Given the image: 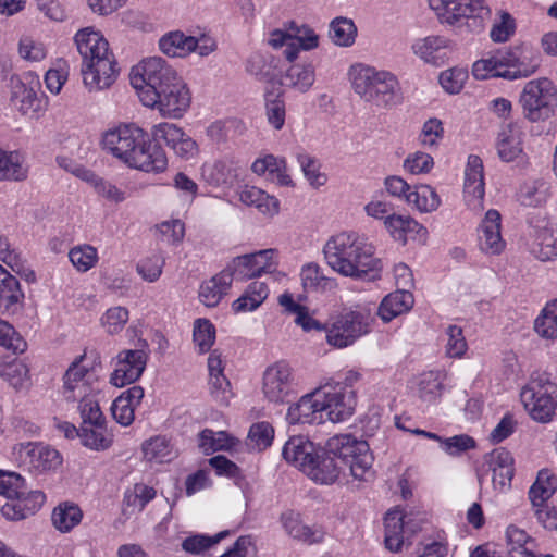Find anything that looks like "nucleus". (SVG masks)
I'll list each match as a JSON object with an SVG mask.
<instances>
[{
    "mask_svg": "<svg viewBox=\"0 0 557 557\" xmlns=\"http://www.w3.org/2000/svg\"><path fill=\"white\" fill-rule=\"evenodd\" d=\"M131 82L143 104L157 109L164 117L180 119L190 106L186 83L162 58H148L135 66Z\"/></svg>",
    "mask_w": 557,
    "mask_h": 557,
    "instance_id": "nucleus-1",
    "label": "nucleus"
},
{
    "mask_svg": "<svg viewBox=\"0 0 557 557\" xmlns=\"http://www.w3.org/2000/svg\"><path fill=\"white\" fill-rule=\"evenodd\" d=\"M102 147L131 168L160 173L168 168V158L158 144H151L149 135L134 123L109 128L102 136Z\"/></svg>",
    "mask_w": 557,
    "mask_h": 557,
    "instance_id": "nucleus-2",
    "label": "nucleus"
},
{
    "mask_svg": "<svg viewBox=\"0 0 557 557\" xmlns=\"http://www.w3.org/2000/svg\"><path fill=\"white\" fill-rule=\"evenodd\" d=\"M326 263L343 276L376 281L383 263L374 256L375 248L367 238L356 233L332 236L323 248Z\"/></svg>",
    "mask_w": 557,
    "mask_h": 557,
    "instance_id": "nucleus-3",
    "label": "nucleus"
},
{
    "mask_svg": "<svg viewBox=\"0 0 557 557\" xmlns=\"http://www.w3.org/2000/svg\"><path fill=\"white\" fill-rule=\"evenodd\" d=\"M74 42L82 57L81 74L84 86L90 91L110 88L116 81L120 69L108 40L94 27L79 29Z\"/></svg>",
    "mask_w": 557,
    "mask_h": 557,
    "instance_id": "nucleus-4",
    "label": "nucleus"
},
{
    "mask_svg": "<svg viewBox=\"0 0 557 557\" xmlns=\"http://www.w3.org/2000/svg\"><path fill=\"white\" fill-rule=\"evenodd\" d=\"M541 64L540 51L530 45L521 44L497 50L488 58L475 61L472 65V74L476 79L497 77L517 81L535 74Z\"/></svg>",
    "mask_w": 557,
    "mask_h": 557,
    "instance_id": "nucleus-5",
    "label": "nucleus"
},
{
    "mask_svg": "<svg viewBox=\"0 0 557 557\" xmlns=\"http://www.w3.org/2000/svg\"><path fill=\"white\" fill-rule=\"evenodd\" d=\"M349 75L354 91L366 102L386 110L401 103V88L393 73L356 64L350 67Z\"/></svg>",
    "mask_w": 557,
    "mask_h": 557,
    "instance_id": "nucleus-6",
    "label": "nucleus"
},
{
    "mask_svg": "<svg viewBox=\"0 0 557 557\" xmlns=\"http://www.w3.org/2000/svg\"><path fill=\"white\" fill-rule=\"evenodd\" d=\"M0 495L7 498L2 516L12 521L23 520L37 512L46 500L41 491H28L24 479L14 472L0 471Z\"/></svg>",
    "mask_w": 557,
    "mask_h": 557,
    "instance_id": "nucleus-7",
    "label": "nucleus"
},
{
    "mask_svg": "<svg viewBox=\"0 0 557 557\" xmlns=\"http://www.w3.org/2000/svg\"><path fill=\"white\" fill-rule=\"evenodd\" d=\"M326 447L342 467H348L354 479L368 481L373 476V456L366 441L357 440L350 434H339L331 437Z\"/></svg>",
    "mask_w": 557,
    "mask_h": 557,
    "instance_id": "nucleus-8",
    "label": "nucleus"
},
{
    "mask_svg": "<svg viewBox=\"0 0 557 557\" xmlns=\"http://www.w3.org/2000/svg\"><path fill=\"white\" fill-rule=\"evenodd\" d=\"M520 396L533 420L541 423L552 421L557 409V383L553 381L550 373H533Z\"/></svg>",
    "mask_w": 557,
    "mask_h": 557,
    "instance_id": "nucleus-9",
    "label": "nucleus"
},
{
    "mask_svg": "<svg viewBox=\"0 0 557 557\" xmlns=\"http://www.w3.org/2000/svg\"><path fill=\"white\" fill-rule=\"evenodd\" d=\"M519 103L528 121H545L553 116L557 109V87L546 77L531 79L524 84Z\"/></svg>",
    "mask_w": 557,
    "mask_h": 557,
    "instance_id": "nucleus-10",
    "label": "nucleus"
},
{
    "mask_svg": "<svg viewBox=\"0 0 557 557\" xmlns=\"http://www.w3.org/2000/svg\"><path fill=\"white\" fill-rule=\"evenodd\" d=\"M370 330V313L366 310H350L339 314L326 330L330 345L344 348L366 335Z\"/></svg>",
    "mask_w": 557,
    "mask_h": 557,
    "instance_id": "nucleus-11",
    "label": "nucleus"
},
{
    "mask_svg": "<svg viewBox=\"0 0 557 557\" xmlns=\"http://www.w3.org/2000/svg\"><path fill=\"white\" fill-rule=\"evenodd\" d=\"M269 45L273 48L285 46L284 55L293 62L297 59L299 49L312 50L319 46V36L307 25L289 22L286 29H274L270 34Z\"/></svg>",
    "mask_w": 557,
    "mask_h": 557,
    "instance_id": "nucleus-12",
    "label": "nucleus"
},
{
    "mask_svg": "<svg viewBox=\"0 0 557 557\" xmlns=\"http://www.w3.org/2000/svg\"><path fill=\"white\" fill-rule=\"evenodd\" d=\"M297 383L292 367L284 360L268 367L263 373L262 393L275 404H283L296 394Z\"/></svg>",
    "mask_w": 557,
    "mask_h": 557,
    "instance_id": "nucleus-13",
    "label": "nucleus"
},
{
    "mask_svg": "<svg viewBox=\"0 0 557 557\" xmlns=\"http://www.w3.org/2000/svg\"><path fill=\"white\" fill-rule=\"evenodd\" d=\"M322 413L324 421L329 420L333 423L342 422L352 416L356 398L354 391L347 388L343 384H325L320 386Z\"/></svg>",
    "mask_w": 557,
    "mask_h": 557,
    "instance_id": "nucleus-14",
    "label": "nucleus"
},
{
    "mask_svg": "<svg viewBox=\"0 0 557 557\" xmlns=\"http://www.w3.org/2000/svg\"><path fill=\"white\" fill-rule=\"evenodd\" d=\"M15 459L29 472L42 473L61 465L57 449L41 443H21L14 447Z\"/></svg>",
    "mask_w": 557,
    "mask_h": 557,
    "instance_id": "nucleus-15",
    "label": "nucleus"
},
{
    "mask_svg": "<svg viewBox=\"0 0 557 557\" xmlns=\"http://www.w3.org/2000/svg\"><path fill=\"white\" fill-rule=\"evenodd\" d=\"M443 23L454 25L467 18H483L490 10L484 0H429Z\"/></svg>",
    "mask_w": 557,
    "mask_h": 557,
    "instance_id": "nucleus-16",
    "label": "nucleus"
},
{
    "mask_svg": "<svg viewBox=\"0 0 557 557\" xmlns=\"http://www.w3.org/2000/svg\"><path fill=\"white\" fill-rule=\"evenodd\" d=\"M148 355L144 349H125L116 357L115 369L110 382L116 387H123L136 382L146 369Z\"/></svg>",
    "mask_w": 557,
    "mask_h": 557,
    "instance_id": "nucleus-17",
    "label": "nucleus"
},
{
    "mask_svg": "<svg viewBox=\"0 0 557 557\" xmlns=\"http://www.w3.org/2000/svg\"><path fill=\"white\" fill-rule=\"evenodd\" d=\"M274 255L273 249H264L255 253L238 256L227 265V270L232 272V276L240 281H246L262 273L272 271L273 264L271 259Z\"/></svg>",
    "mask_w": 557,
    "mask_h": 557,
    "instance_id": "nucleus-18",
    "label": "nucleus"
},
{
    "mask_svg": "<svg viewBox=\"0 0 557 557\" xmlns=\"http://www.w3.org/2000/svg\"><path fill=\"white\" fill-rule=\"evenodd\" d=\"M321 391L315 388L313 392L304 395L297 403L289 406L286 420L290 424L309 423L320 424L324 422L322 413Z\"/></svg>",
    "mask_w": 557,
    "mask_h": 557,
    "instance_id": "nucleus-19",
    "label": "nucleus"
},
{
    "mask_svg": "<svg viewBox=\"0 0 557 557\" xmlns=\"http://www.w3.org/2000/svg\"><path fill=\"white\" fill-rule=\"evenodd\" d=\"M24 298L18 280L0 264V312L9 317L17 314Z\"/></svg>",
    "mask_w": 557,
    "mask_h": 557,
    "instance_id": "nucleus-20",
    "label": "nucleus"
},
{
    "mask_svg": "<svg viewBox=\"0 0 557 557\" xmlns=\"http://www.w3.org/2000/svg\"><path fill=\"white\" fill-rule=\"evenodd\" d=\"M465 180L467 202L473 209H482L484 197L483 162L480 157L471 154L468 158Z\"/></svg>",
    "mask_w": 557,
    "mask_h": 557,
    "instance_id": "nucleus-21",
    "label": "nucleus"
},
{
    "mask_svg": "<svg viewBox=\"0 0 557 557\" xmlns=\"http://www.w3.org/2000/svg\"><path fill=\"white\" fill-rule=\"evenodd\" d=\"M404 519L405 516L397 509L389 510L384 518V542L386 548L393 553L399 552L405 541H409V531L416 532V529L410 527V522Z\"/></svg>",
    "mask_w": 557,
    "mask_h": 557,
    "instance_id": "nucleus-22",
    "label": "nucleus"
},
{
    "mask_svg": "<svg viewBox=\"0 0 557 557\" xmlns=\"http://www.w3.org/2000/svg\"><path fill=\"white\" fill-rule=\"evenodd\" d=\"M479 236L481 250L488 255H498L505 248V242L500 235V214L491 209L486 212L480 226Z\"/></svg>",
    "mask_w": 557,
    "mask_h": 557,
    "instance_id": "nucleus-23",
    "label": "nucleus"
},
{
    "mask_svg": "<svg viewBox=\"0 0 557 557\" xmlns=\"http://www.w3.org/2000/svg\"><path fill=\"white\" fill-rule=\"evenodd\" d=\"M343 470L337 458L329 453L327 447L321 453H315L312 465L307 468L306 474L321 484H332Z\"/></svg>",
    "mask_w": 557,
    "mask_h": 557,
    "instance_id": "nucleus-24",
    "label": "nucleus"
},
{
    "mask_svg": "<svg viewBox=\"0 0 557 557\" xmlns=\"http://www.w3.org/2000/svg\"><path fill=\"white\" fill-rule=\"evenodd\" d=\"M238 163L232 158H222L202 166V176L213 186L231 187L238 181Z\"/></svg>",
    "mask_w": 557,
    "mask_h": 557,
    "instance_id": "nucleus-25",
    "label": "nucleus"
},
{
    "mask_svg": "<svg viewBox=\"0 0 557 557\" xmlns=\"http://www.w3.org/2000/svg\"><path fill=\"white\" fill-rule=\"evenodd\" d=\"M144 397V388L134 385L124 391L112 404L111 411L114 420L123 426H128L135 418V408Z\"/></svg>",
    "mask_w": 557,
    "mask_h": 557,
    "instance_id": "nucleus-26",
    "label": "nucleus"
},
{
    "mask_svg": "<svg viewBox=\"0 0 557 557\" xmlns=\"http://www.w3.org/2000/svg\"><path fill=\"white\" fill-rule=\"evenodd\" d=\"M281 521L286 533L293 539L306 544L323 541L325 532L321 527H309L301 522L299 515L293 511L282 513Z\"/></svg>",
    "mask_w": 557,
    "mask_h": 557,
    "instance_id": "nucleus-27",
    "label": "nucleus"
},
{
    "mask_svg": "<svg viewBox=\"0 0 557 557\" xmlns=\"http://www.w3.org/2000/svg\"><path fill=\"white\" fill-rule=\"evenodd\" d=\"M412 50L426 63L442 65L448 58V40L442 36H428L416 40Z\"/></svg>",
    "mask_w": 557,
    "mask_h": 557,
    "instance_id": "nucleus-28",
    "label": "nucleus"
},
{
    "mask_svg": "<svg viewBox=\"0 0 557 557\" xmlns=\"http://www.w3.org/2000/svg\"><path fill=\"white\" fill-rule=\"evenodd\" d=\"M315 453L312 442L304 436H294L285 443L282 455L287 462L306 472L310 463L312 465Z\"/></svg>",
    "mask_w": 557,
    "mask_h": 557,
    "instance_id": "nucleus-29",
    "label": "nucleus"
},
{
    "mask_svg": "<svg viewBox=\"0 0 557 557\" xmlns=\"http://www.w3.org/2000/svg\"><path fill=\"white\" fill-rule=\"evenodd\" d=\"M232 272L224 269L203 282L199 289V299L207 307H215L232 285Z\"/></svg>",
    "mask_w": 557,
    "mask_h": 557,
    "instance_id": "nucleus-30",
    "label": "nucleus"
},
{
    "mask_svg": "<svg viewBox=\"0 0 557 557\" xmlns=\"http://www.w3.org/2000/svg\"><path fill=\"white\" fill-rule=\"evenodd\" d=\"M79 440L83 446L91 450L104 451L112 446L113 434L108 430L107 421L81 424Z\"/></svg>",
    "mask_w": 557,
    "mask_h": 557,
    "instance_id": "nucleus-31",
    "label": "nucleus"
},
{
    "mask_svg": "<svg viewBox=\"0 0 557 557\" xmlns=\"http://www.w3.org/2000/svg\"><path fill=\"white\" fill-rule=\"evenodd\" d=\"M239 200L246 206L255 207L261 214L270 218L276 215L280 211L278 199L255 186H246L239 193Z\"/></svg>",
    "mask_w": 557,
    "mask_h": 557,
    "instance_id": "nucleus-32",
    "label": "nucleus"
},
{
    "mask_svg": "<svg viewBox=\"0 0 557 557\" xmlns=\"http://www.w3.org/2000/svg\"><path fill=\"white\" fill-rule=\"evenodd\" d=\"M413 302V295L407 288L398 289L384 297L379 308V314L383 321L388 322L409 311Z\"/></svg>",
    "mask_w": 557,
    "mask_h": 557,
    "instance_id": "nucleus-33",
    "label": "nucleus"
},
{
    "mask_svg": "<svg viewBox=\"0 0 557 557\" xmlns=\"http://www.w3.org/2000/svg\"><path fill=\"white\" fill-rule=\"evenodd\" d=\"M156 495L157 491L145 483H136L132 487L126 488L123 496V515L132 516L141 512Z\"/></svg>",
    "mask_w": 557,
    "mask_h": 557,
    "instance_id": "nucleus-34",
    "label": "nucleus"
},
{
    "mask_svg": "<svg viewBox=\"0 0 557 557\" xmlns=\"http://www.w3.org/2000/svg\"><path fill=\"white\" fill-rule=\"evenodd\" d=\"M384 225L391 236L404 245L407 243L408 234H426V228L409 215L388 214L384 220Z\"/></svg>",
    "mask_w": 557,
    "mask_h": 557,
    "instance_id": "nucleus-35",
    "label": "nucleus"
},
{
    "mask_svg": "<svg viewBox=\"0 0 557 557\" xmlns=\"http://www.w3.org/2000/svg\"><path fill=\"white\" fill-rule=\"evenodd\" d=\"M264 111L267 121L275 131L283 128L286 119L284 91L273 87L264 92Z\"/></svg>",
    "mask_w": 557,
    "mask_h": 557,
    "instance_id": "nucleus-36",
    "label": "nucleus"
},
{
    "mask_svg": "<svg viewBox=\"0 0 557 557\" xmlns=\"http://www.w3.org/2000/svg\"><path fill=\"white\" fill-rule=\"evenodd\" d=\"M557 491V478L547 469L539 471L529 490V499L534 509L543 507Z\"/></svg>",
    "mask_w": 557,
    "mask_h": 557,
    "instance_id": "nucleus-37",
    "label": "nucleus"
},
{
    "mask_svg": "<svg viewBox=\"0 0 557 557\" xmlns=\"http://www.w3.org/2000/svg\"><path fill=\"white\" fill-rule=\"evenodd\" d=\"M27 175L28 169L20 152L0 148V181L22 182Z\"/></svg>",
    "mask_w": 557,
    "mask_h": 557,
    "instance_id": "nucleus-38",
    "label": "nucleus"
},
{
    "mask_svg": "<svg viewBox=\"0 0 557 557\" xmlns=\"http://www.w3.org/2000/svg\"><path fill=\"white\" fill-rule=\"evenodd\" d=\"M83 511L78 505L64 502L59 504L52 511L51 521L53 527L61 533H67L81 523Z\"/></svg>",
    "mask_w": 557,
    "mask_h": 557,
    "instance_id": "nucleus-39",
    "label": "nucleus"
},
{
    "mask_svg": "<svg viewBox=\"0 0 557 557\" xmlns=\"http://www.w3.org/2000/svg\"><path fill=\"white\" fill-rule=\"evenodd\" d=\"M496 148L504 162L516 160L522 153L520 132L511 125L502 128L498 133Z\"/></svg>",
    "mask_w": 557,
    "mask_h": 557,
    "instance_id": "nucleus-40",
    "label": "nucleus"
},
{
    "mask_svg": "<svg viewBox=\"0 0 557 557\" xmlns=\"http://www.w3.org/2000/svg\"><path fill=\"white\" fill-rule=\"evenodd\" d=\"M159 47L169 57L183 58L193 52L197 46L195 37L185 36L184 33L177 30L164 35L159 41Z\"/></svg>",
    "mask_w": 557,
    "mask_h": 557,
    "instance_id": "nucleus-41",
    "label": "nucleus"
},
{
    "mask_svg": "<svg viewBox=\"0 0 557 557\" xmlns=\"http://www.w3.org/2000/svg\"><path fill=\"white\" fill-rule=\"evenodd\" d=\"M300 278L304 289L308 292H324L336 287L335 280L325 276L321 268L313 262L301 268Z\"/></svg>",
    "mask_w": 557,
    "mask_h": 557,
    "instance_id": "nucleus-42",
    "label": "nucleus"
},
{
    "mask_svg": "<svg viewBox=\"0 0 557 557\" xmlns=\"http://www.w3.org/2000/svg\"><path fill=\"white\" fill-rule=\"evenodd\" d=\"M269 289L265 283L251 282L245 293L233 302V310L235 312L252 311L267 299Z\"/></svg>",
    "mask_w": 557,
    "mask_h": 557,
    "instance_id": "nucleus-43",
    "label": "nucleus"
},
{
    "mask_svg": "<svg viewBox=\"0 0 557 557\" xmlns=\"http://www.w3.org/2000/svg\"><path fill=\"white\" fill-rule=\"evenodd\" d=\"M406 201L420 212H433L441 205V198L430 185H417L406 195Z\"/></svg>",
    "mask_w": 557,
    "mask_h": 557,
    "instance_id": "nucleus-44",
    "label": "nucleus"
},
{
    "mask_svg": "<svg viewBox=\"0 0 557 557\" xmlns=\"http://www.w3.org/2000/svg\"><path fill=\"white\" fill-rule=\"evenodd\" d=\"M314 81L315 74L311 64H293L284 75V84L300 92H307Z\"/></svg>",
    "mask_w": 557,
    "mask_h": 557,
    "instance_id": "nucleus-45",
    "label": "nucleus"
},
{
    "mask_svg": "<svg viewBox=\"0 0 557 557\" xmlns=\"http://www.w3.org/2000/svg\"><path fill=\"white\" fill-rule=\"evenodd\" d=\"M508 553L511 557H535L532 552L534 541L522 529L509 525L506 531Z\"/></svg>",
    "mask_w": 557,
    "mask_h": 557,
    "instance_id": "nucleus-46",
    "label": "nucleus"
},
{
    "mask_svg": "<svg viewBox=\"0 0 557 557\" xmlns=\"http://www.w3.org/2000/svg\"><path fill=\"white\" fill-rule=\"evenodd\" d=\"M357 27L346 17H336L330 24V38L341 47H349L355 42Z\"/></svg>",
    "mask_w": 557,
    "mask_h": 557,
    "instance_id": "nucleus-47",
    "label": "nucleus"
},
{
    "mask_svg": "<svg viewBox=\"0 0 557 557\" xmlns=\"http://www.w3.org/2000/svg\"><path fill=\"white\" fill-rule=\"evenodd\" d=\"M144 457L148 461L165 462L173 458L172 446L164 436H154L143 444Z\"/></svg>",
    "mask_w": 557,
    "mask_h": 557,
    "instance_id": "nucleus-48",
    "label": "nucleus"
},
{
    "mask_svg": "<svg viewBox=\"0 0 557 557\" xmlns=\"http://www.w3.org/2000/svg\"><path fill=\"white\" fill-rule=\"evenodd\" d=\"M534 329L544 338L557 337V299L546 305L542 314L535 320Z\"/></svg>",
    "mask_w": 557,
    "mask_h": 557,
    "instance_id": "nucleus-49",
    "label": "nucleus"
},
{
    "mask_svg": "<svg viewBox=\"0 0 557 557\" xmlns=\"http://www.w3.org/2000/svg\"><path fill=\"white\" fill-rule=\"evenodd\" d=\"M233 438L224 431L213 432L206 429L199 434V447L205 454L230 449L233 446Z\"/></svg>",
    "mask_w": 557,
    "mask_h": 557,
    "instance_id": "nucleus-50",
    "label": "nucleus"
},
{
    "mask_svg": "<svg viewBox=\"0 0 557 557\" xmlns=\"http://www.w3.org/2000/svg\"><path fill=\"white\" fill-rule=\"evenodd\" d=\"M274 438V429L269 422H258L251 425L247 445L258 451L268 448Z\"/></svg>",
    "mask_w": 557,
    "mask_h": 557,
    "instance_id": "nucleus-51",
    "label": "nucleus"
},
{
    "mask_svg": "<svg viewBox=\"0 0 557 557\" xmlns=\"http://www.w3.org/2000/svg\"><path fill=\"white\" fill-rule=\"evenodd\" d=\"M70 261L79 272H87L98 261L97 249L90 245H82L72 248L69 252Z\"/></svg>",
    "mask_w": 557,
    "mask_h": 557,
    "instance_id": "nucleus-52",
    "label": "nucleus"
},
{
    "mask_svg": "<svg viewBox=\"0 0 557 557\" xmlns=\"http://www.w3.org/2000/svg\"><path fill=\"white\" fill-rule=\"evenodd\" d=\"M193 337L199 352L205 354L211 349L215 341V327L209 320L198 319L194 325Z\"/></svg>",
    "mask_w": 557,
    "mask_h": 557,
    "instance_id": "nucleus-53",
    "label": "nucleus"
},
{
    "mask_svg": "<svg viewBox=\"0 0 557 557\" xmlns=\"http://www.w3.org/2000/svg\"><path fill=\"white\" fill-rule=\"evenodd\" d=\"M227 535L228 531H222L213 536L196 534L186 537L182 543V547L187 553L200 554L203 553L206 549L212 547L213 545L218 544L222 539H224Z\"/></svg>",
    "mask_w": 557,
    "mask_h": 557,
    "instance_id": "nucleus-54",
    "label": "nucleus"
},
{
    "mask_svg": "<svg viewBox=\"0 0 557 557\" xmlns=\"http://www.w3.org/2000/svg\"><path fill=\"white\" fill-rule=\"evenodd\" d=\"M297 161L312 187L318 188L326 183V175L319 171L320 165L313 157L308 153H298Z\"/></svg>",
    "mask_w": 557,
    "mask_h": 557,
    "instance_id": "nucleus-55",
    "label": "nucleus"
},
{
    "mask_svg": "<svg viewBox=\"0 0 557 557\" xmlns=\"http://www.w3.org/2000/svg\"><path fill=\"white\" fill-rule=\"evenodd\" d=\"M77 408L82 418V424L106 422V417L99 406L98 392L79 401Z\"/></svg>",
    "mask_w": 557,
    "mask_h": 557,
    "instance_id": "nucleus-56",
    "label": "nucleus"
},
{
    "mask_svg": "<svg viewBox=\"0 0 557 557\" xmlns=\"http://www.w3.org/2000/svg\"><path fill=\"white\" fill-rule=\"evenodd\" d=\"M12 100L16 104L20 103V110L26 113L37 100V94L33 87L27 86L22 79L12 78Z\"/></svg>",
    "mask_w": 557,
    "mask_h": 557,
    "instance_id": "nucleus-57",
    "label": "nucleus"
},
{
    "mask_svg": "<svg viewBox=\"0 0 557 557\" xmlns=\"http://www.w3.org/2000/svg\"><path fill=\"white\" fill-rule=\"evenodd\" d=\"M519 201L523 206L537 207L546 199V188L543 183H524L519 190Z\"/></svg>",
    "mask_w": 557,
    "mask_h": 557,
    "instance_id": "nucleus-58",
    "label": "nucleus"
},
{
    "mask_svg": "<svg viewBox=\"0 0 557 557\" xmlns=\"http://www.w3.org/2000/svg\"><path fill=\"white\" fill-rule=\"evenodd\" d=\"M0 345L15 354H22L27 348L26 342L3 320H0Z\"/></svg>",
    "mask_w": 557,
    "mask_h": 557,
    "instance_id": "nucleus-59",
    "label": "nucleus"
},
{
    "mask_svg": "<svg viewBox=\"0 0 557 557\" xmlns=\"http://www.w3.org/2000/svg\"><path fill=\"white\" fill-rule=\"evenodd\" d=\"M84 359L85 355H82L70 364L62 377V388H66L70 385L75 386L81 382L90 379L91 374L89 369L82 363Z\"/></svg>",
    "mask_w": 557,
    "mask_h": 557,
    "instance_id": "nucleus-60",
    "label": "nucleus"
},
{
    "mask_svg": "<svg viewBox=\"0 0 557 557\" xmlns=\"http://www.w3.org/2000/svg\"><path fill=\"white\" fill-rule=\"evenodd\" d=\"M448 336L446 344V355L449 358H460L467 350V342L465 339L461 327L449 325L446 330Z\"/></svg>",
    "mask_w": 557,
    "mask_h": 557,
    "instance_id": "nucleus-61",
    "label": "nucleus"
},
{
    "mask_svg": "<svg viewBox=\"0 0 557 557\" xmlns=\"http://www.w3.org/2000/svg\"><path fill=\"white\" fill-rule=\"evenodd\" d=\"M184 132L172 123H160L152 128V137L156 141H164L168 147L173 149Z\"/></svg>",
    "mask_w": 557,
    "mask_h": 557,
    "instance_id": "nucleus-62",
    "label": "nucleus"
},
{
    "mask_svg": "<svg viewBox=\"0 0 557 557\" xmlns=\"http://www.w3.org/2000/svg\"><path fill=\"white\" fill-rule=\"evenodd\" d=\"M0 374L4 377L13 387L17 388L23 385L27 379L28 369L21 361H12L4 363L0 367Z\"/></svg>",
    "mask_w": 557,
    "mask_h": 557,
    "instance_id": "nucleus-63",
    "label": "nucleus"
},
{
    "mask_svg": "<svg viewBox=\"0 0 557 557\" xmlns=\"http://www.w3.org/2000/svg\"><path fill=\"white\" fill-rule=\"evenodd\" d=\"M536 257L542 261H549L557 257V236L545 230L539 235Z\"/></svg>",
    "mask_w": 557,
    "mask_h": 557,
    "instance_id": "nucleus-64",
    "label": "nucleus"
}]
</instances>
